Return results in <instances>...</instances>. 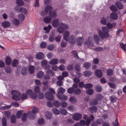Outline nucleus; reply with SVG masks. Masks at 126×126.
<instances>
[{"label":"nucleus","instance_id":"obj_1","mask_svg":"<svg viewBox=\"0 0 126 126\" xmlns=\"http://www.w3.org/2000/svg\"><path fill=\"white\" fill-rule=\"evenodd\" d=\"M11 94L13 95L12 98L13 99L16 101H18L20 100V93L17 90H12Z\"/></svg>","mask_w":126,"mask_h":126},{"label":"nucleus","instance_id":"obj_2","mask_svg":"<svg viewBox=\"0 0 126 126\" xmlns=\"http://www.w3.org/2000/svg\"><path fill=\"white\" fill-rule=\"evenodd\" d=\"M93 40V38L91 37H89L88 38V39L84 43L85 46H87L89 47L91 46L92 45Z\"/></svg>","mask_w":126,"mask_h":126},{"label":"nucleus","instance_id":"obj_3","mask_svg":"<svg viewBox=\"0 0 126 126\" xmlns=\"http://www.w3.org/2000/svg\"><path fill=\"white\" fill-rule=\"evenodd\" d=\"M72 117L75 120L78 121L81 119L82 116L81 114L80 113H75L73 115Z\"/></svg>","mask_w":126,"mask_h":126},{"label":"nucleus","instance_id":"obj_4","mask_svg":"<svg viewBox=\"0 0 126 126\" xmlns=\"http://www.w3.org/2000/svg\"><path fill=\"white\" fill-rule=\"evenodd\" d=\"M45 96L48 100H53L54 99V97L53 95L47 92L45 94Z\"/></svg>","mask_w":126,"mask_h":126},{"label":"nucleus","instance_id":"obj_5","mask_svg":"<svg viewBox=\"0 0 126 126\" xmlns=\"http://www.w3.org/2000/svg\"><path fill=\"white\" fill-rule=\"evenodd\" d=\"M52 25L54 27H56L60 25L59 20L58 19H55L52 22Z\"/></svg>","mask_w":126,"mask_h":126},{"label":"nucleus","instance_id":"obj_6","mask_svg":"<svg viewBox=\"0 0 126 126\" xmlns=\"http://www.w3.org/2000/svg\"><path fill=\"white\" fill-rule=\"evenodd\" d=\"M44 54L42 52H40L36 54V57L38 59L42 60L44 58Z\"/></svg>","mask_w":126,"mask_h":126},{"label":"nucleus","instance_id":"obj_7","mask_svg":"<svg viewBox=\"0 0 126 126\" xmlns=\"http://www.w3.org/2000/svg\"><path fill=\"white\" fill-rule=\"evenodd\" d=\"M70 34V32L69 31H65L63 35L64 39L66 41H68L69 38H68V37Z\"/></svg>","mask_w":126,"mask_h":126},{"label":"nucleus","instance_id":"obj_8","mask_svg":"<svg viewBox=\"0 0 126 126\" xmlns=\"http://www.w3.org/2000/svg\"><path fill=\"white\" fill-rule=\"evenodd\" d=\"M83 41V39L82 37H78L77 39V44L78 45L81 46Z\"/></svg>","mask_w":126,"mask_h":126},{"label":"nucleus","instance_id":"obj_9","mask_svg":"<svg viewBox=\"0 0 126 126\" xmlns=\"http://www.w3.org/2000/svg\"><path fill=\"white\" fill-rule=\"evenodd\" d=\"M71 44H74L76 42V38L75 36L71 35L69 36V40Z\"/></svg>","mask_w":126,"mask_h":126},{"label":"nucleus","instance_id":"obj_10","mask_svg":"<svg viewBox=\"0 0 126 126\" xmlns=\"http://www.w3.org/2000/svg\"><path fill=\"white\" fill-rule=\"evenodd\" d=\"M95 75L98 78H101L102 76V72L99 69L95 70Z\"/></svg>","mask_w":126,"mask_h":126},{"label":"nucleus","instance_id":"obj_11","mask_svg":"<svg viewBox=\"0 0 126 126\" xmlns=\"http://www.w3.org/2000/svg\"><path fill=\"white\" fill-rule=\"evenodd\" d=\"M102 29L103 32L106 34L107 37H109L110 35L108 33L109 30L108 28L106 27H103Z\"/></svg>","mask_w":126,"mask_h":126},{"label":"nucleus","instance_id":"obj_12","mask_svg":"<svg viewBox=\"0 0 126 126\" xmlns=\"http://www.w3.org/2000/svg\"><path fill=\"white\" fill-rule=\"evenodd\" d=\"M110 17L113 20H116L118 18V16L117 13L114 12L111 13L110 15Z\"/></svg>","mask_w":126,"mask_h":126},{"label":"nucleus","instance_id":"obj_13","mask_svg":"<svg viewBox=\"0 0 126 126\" xmlns=\"http://www.w3.org/2000/svg\"><path fill=\"white\" fill-rule=\"evenodd\" d=\"M98 34L99 36L103 40L104 38L108 37H107V36L105 33L101 31L100 30L99 31Z\"/></svg>","mask_w":126,"mask_h":126},{"label":"nucleus","instance_id":"obj_14","mask_svg":"<svg viewBox=\"0 0 126 126\" xmlns=\"http://www.w3.org/2000/svg\"><path fill=\"white\" fill-rule=\"evenodd\" d=\"M49 17L51 18H53L57 16V14L54 11H51L49 13Z\"/></svg>","mask_w":126,"mask_h":126},{"label":"nucleus","instance_id":"obj_15","mask_svg":"<svg viewBox=\"0 0 126 126\" xmlns=\"http://www.w3.org/2000/svg\"><path fill=\"white\" fill-rule=\"evenodd\" d=\"M27 114L28 116L31 119H33L35 118V114L32 111L28 112Z\"/></svg>","mask_w":126,"mask_h":126},{"label":"nucleus","instance_id":"obj_16","mask_svg":"<svg viewBox=\"0 0 126 126\" xmlns=\"http://www.w3.org/2000/svg\"><path fill=\"white\" fill-rule=\"evenodd\" d=\"M59 26L63 29L67 30L69 28L67 24L62 22H60Z\"/></svg>","mask_w":126,"mask_h":126},{"label":"nucleus","instance_id":"obj_17","mask_svg":"<svg viewBox=\"0 0 126 126\" xmlns=\"http://www.w3.org/2000/svg\"><path fill=\"white\" fill-rule=\"evenodd\" d=\"M65 90L62 87H59L57 90V92L59 94H63L65 92Z\"/></svg>","mask_w":126,"mask_h":126},{"label":"nucleus","instance_id":"obj_18","mask_svg":"<svg viewBox=\"0 0 126 126\" xmlns=\"http://www.w3.org/2000/svg\"><path fill=\"white\" fill-rule=\"evenodd\" d=\"M58 60L56 59H53L49 62V63L51 65H54L58 63Z\"/></svg>","mask_w":126,"mask_h":126},{"label":"nucleus","instance_id":"obj_19","mask_svg":"<svg viewBox=\"0 0 126 126\" xmlns=\"http://www.w3.org/2000/svg\"><path fill=\"white\" fill-rule=\"evenodd\" d=\"M97 108L95 106H93L88 109L89 111L92 113L95 112L97 111Z\"/></svg>","mask_w":126,"mask_h":126},{"label":"nucleus","instance_id":"obj_20","mask_svg":"<svg viewBox=\"0 0 126 126\" xmlns=\"http://www.w3.org/2000/svg\"><path fill=\"white\" fill-rule=\"evenodd\" d=\"M115 5L117 8L119 9H121L123 8V5L121 2L119 1L115 3Z\"/></svg>","mask_w":126,"mask_h":126},{"label":"nucleus","instance_id":"obj_21","mask_svg":"<svg viewBox=\"0 0 126 126\" xmlns=\"http://www.w3.org/2000/svg\"><path fill=\"white\" fill-rule=\"evenodd\" d=\"M98 103V100L95 99H93L89 102L91 106L94 105H97Z\"/></svg>","mask_w":126,"mask_h":126},{"label":"nucleus","instance_id":"obj_22","mask_svg":"<svg viewBox=\"0 0 126 126\" xmlns=\"http://www.w3.org/2000/svg\"><path fill=\"white\" fill-rule=\"evenodd\" d=\"M92 74V73L90 71H86L83 73L84 75L86 77H89Z\"/></svg>","mask_w":126,"mask_h":126},{"label":"nucleus","instance_id":"obj_23","mask_svg":"<svg viewBox=\"0 0 126 126\" xmlns=\"http://www.w3.org/2000/svg\"><path fill=\"white\" fill-rule=\"evenodd\" d=\"M45 117L47 119H50L51 118L52 114L49 112H47L45 114Z\"/></svg>","mask_w":126,"mask_h":126},{"label":"nucleus","instance_id":"obj_24","mask_svg":"<svg viewBox=\"0 0 126 126\" xmlns=\"http://www.w3.org/2000/svg\"><path fill=\"white\" fill-rule=\"evenodd\" d=\"M35 67L32 65H31L29 67L28 71L30 74H32L34 71Z\"/></svg>","mask_w":126,"mask_h":126},{"label":"nucleus","instance_id":"obj_25","mask_svg":"<svg viewBox=\"0 0 126 126\" xmlns=\"http://www.w3.org/2000/svg\"><path fill=\"white\" fill-rule=\"evenodd\" d=\"M10 23L7 21H5L2 23V26L4 28L9 27L10 26Z\"/></svg>","mask_w":126,"mask_h":126},{"label":"nucleus","instance_id":"obj_26","mask_svg":"<svg viewBox=\"0 0 126 126\" xmlns=\"http://www.w3.org/2000/svg\"><path fill=\"white\" fill-rule=\"evenodd\" d=\"M116 25V23H113L112 24L110 23H108L107 24V27L110 29L112 28L113 27H115Z\"/></svg>","mask_w":126,"mask_h":126},{"label":"nucleus","instance_id":"obj_27","mask_svg":"<svg viewBox=\"0 0 126 126\" xmlns=\"http://www.w3.org/2000/svg\"><path fill=\"white\" fill-rule=\"evenodd\" d=\"M44 75V72L41 71H40L37 73V76L38 78H41Z\"/></svg>","mask_w":126,"mask_h":126},{"label":"nucleus","instance_id":"obj_28","mask_svg":"<svg viewBox=\"0 0 126 126\" xmlns=\"http://www.w3.org/2000/svg\"><path fill=\"white\" fill-rule=\"evenodd\" d=\"M51 18L49 16L46 17L44 19V21L46 23H49L51 21Z\"/></svg>","mask_w":126,"mask_h":126},{"label":"nucleus","instance_id":"obj_29","mask_svg":"<svg viewBox=\"0 0 126 126\" xmlns=\"http://www.w3.org/2000/svg\"><path fill=\"white\" fill-rule=\"evenodd\" d=\"M5 61L6 64L7 65H9L11 63V60L9 57L7 56L5 59Z\"/></svg>","mask_w":126,"mask_h":126},{"label":"nucleus","instance_id":"obj_30","mask_svg":"<svg viewBox=\"0 0 126 126\" xmlns=\"http://www.w3.org/2000/svg\"><path fill=\"white\" fill-rule=\"evenodd\" d=\"M91 66V64L87 62L84 63L83 65L84 67L86 69L90 68Z\"/></svg>","mask_w":126,"mask_h":126},{"label":"nucleus","instance_id":"obj_31","mask_svg":"<svg viewBox=\"0 0 126 126\" xmlns=\"http://www.w3.org/2000/svg\"><path fill=\"white\" fill-rule=\"evenodd\" d=\"M69 100L71 102L73 103H75L77 102L76 98L74 96L71 97L69 99Z\"/></svg>","mask_w":126,"mask_h":126},{"label":"nucleus","instance_id":"obj_32","mask_svg":"<svg viewBox=\"0 0 126 126\" xmlns=\"http://www.w3.org/2000/svg\"><path fill=\"white\" fill-rule=\"evenodd\" d=\"M94 93V90L92 89H89L86 90V93L89 95H92Z\"/></svg>","mask_w":126,"mask_h":126},{"label":"nucleus","instance_id":"obj_33","mask_svg":"<svg viewBox=\"0 0 126 126\" xmlns=\"http://www.w3.org/2000/svg\"><path fill=\"white\" fill-rule=\"evenodd\" d=\"M40 88L38 86H36L34 88V91L35 93H39L40 92Z\"/></svg>","mask_w":126,"mask_h":126},{"label":"nucleus","instance_id":"obj_34","mask_svg":"<svg viewBox=\"0 0 126 126\" xmlns=\"http://www.w3.org/2000/svg\"><path fill=\"white\" fill-rule=\"evenodd\" d=\"M52 9V7L48 5L45 8V11L46 12V14L48 13Z\"/></svg>","mask_w":126,"mask_h":126},{"label":"nucleus","instance_id":"obj_35","mask_svg":"<svg viewBox=\"0 0 126 126\" xmlns=\"http://www.w3.org/2000/svg\"><path fill=\"white\" fill-rule=\"evenodd\" d=\"M2 123L3 126H5L7 124V120L6 118L3 117L2 119Z\"/></svg>","mask_w":126,"mask_h":126},{"label":"nucleus","instance_id":"obj_36","mask_svg":"<svg viewBox=\"0 0 126 126\" xmlns=\"http://www.w3.org/2000/svg\"><path fill=\"white\" fill-rule=\"evenodd\" d=\"M53 113L56 115H58L60 113V112L57 109L54 108L52 109Z\"/></svg>","mask_w":126,"mask_h":126},{"label":"nucleus","instance_id":"obj_37","mask_svg":"<svg viewBox=\"0 0 126 126\" xmlns=\"http://www.w3.org/2000/svg\"><path fill=\"white\" fill-rule=\"evenodd\" d=\"M94 38L95 43L96 44H98L99 40V37L97 35H95L94 36Z\"/></svg>","mask_w":126,"mask_h":126},{"label":"nucleus","instance_id":"obj_38","mask_svg":"<svg viewBox=\"0 0 126 126\" xmlns=\"http://www.w3.org/2000/svg\"><path fill=\"white\" fill-rule=\"evenodd\" d=\"M53 104L55 107L58 108L59 107L60 105H61V104L59 101L56 100L54 101Z\"/></svg>","mask_w":126,"mask_h":126},{"label":"nucleus","instance_id":"obj_39","mask_svg":"<svg viewBox=\"0 0 126 126\" xmlns=\"http://www.w3.org/2000/svg\"><path fill=\"white\" fill-rule=\"evenodd\" d=\"M18 19L21 21H23L25 18V16L24 15L22 14H20L18 16Z\"/></svg>","mask_w":126,"mask_h":126},{"label":"nucleus","instance_id":"obj_40","mask_svg":"<svg viewBox=\"0 0 126 126\" xmlns=\"http://www.w3.org/2000/svg\"><path fill=\"white\" fill-rule=\"evenodd\" d=\"M13 24L15 25H17L19 24V21L16 19H14L12 21Z\"/></svg>","mask_w":126,"mask_h":126},{"label":"nucleus","instance_id":"obj_41","mask_svg":"<svg viewBox=\"0 0 126 126\" xmlns=\"http://www.w3.org/2000/svg\"><path fill=\"white\" fill-rule=\"evenodd\" d=\"M110 9L113 12H116L117 10L116 7L114 5H112L110 7Z\"/></svg>","mask_w":126,"mask_h":126},{"label":"nucleus","instance_id":"obj_42","mask_svg":"<svg viewBox=\"0 0 126 126\" xmlns=\"http://www.w3.org/2000/svg\"><path fill=\"white\" fill-rule=\"evenodd\" d=\"M60 110L61 113L64 115H65L67 112L66 110L63 108H60Z\"/></svg>","mask_w":126,"mask_h":126},{"label":"nucleus","instance_id":"obj_43","mask_svg":"<svg viewBox=\"0 0 126 126\" xmlns=\"http://www.w3.org/2000/svg\"><path fill=\"white\" fill-rule=\"evenodd\" d=\"M38 123L39 125H44V122L43 119V118L39 119L38 120Z\"/></svg>","mask_w":126,"mask_h":126},{"label":"nucleus","instance_id":"obj_44","mask_svg":"<svg viewBox=\"0 0 126 126\" xmlns=\"http://www.w3.org/2000/svg\"><path fill=\"white\" fill-rule=\"evenodd\" d=\"M55 47L54 45L51 44L48 46L47 47V49L50 51L52 50Z\"/></svg>","mask_w":126,"mask_h":126},{"label":"nucleus","instance_id":"obj_45","mask_svg":"<svg viewBox=\"0 0 126 126\" xmlns=\"http://www.w3.org/2000/svg\"><path fill=\"white\" fill-rule=\"evenodd\" d=\"M16 2L17 4L20 6H22L24 4V2L21 0H16Z\"/></svg>","mask_w":126,"mask_h":126},{"label":"nucleus","instance_id":"obj_46","mask_svg":"<svg viewBox=\"0 0 126 126\" xmlns=\"http://www.w3.org/2000/svg\"><path fill=\"white\" fill-rule=\"evenodd\" d=\"M38 94H39L38 97V99H43L44 97V94L40 92Z\"/></svg>","mask_w":126,"mask_h":126},{"label":"nucleus","instance_id":"obj_47","mask_svg":"<svg viewBox=\"0 0 126 126\" xmlns=\"http://www.w3.org/2000/svg\"><path fill=\"white\" fill-rule=\"evenodd\" d=\"M21 73L22 75H26L27 74L26 68H23L21 70Z\"/></svg>","mask_w":126,"mask_h":126},{"label":"nucleus","instance_id":"obj_48","mask_svg":"<svg viewBox=\"0 0 126 126\" xmlns=\"http://www.w3.org/2000/svg\"><path fill=\"white\" fill-rule=\"evenodd\" d=\"M16 121V117L14 115H12L11 118V121L12 123H15Z\"/></svg>","mask_w":126,"mask_h":126},{"label":"nucleus","instance_id":"obj_49","mask_svg":"<svg viewBox=\"0 0 126 126\" xmlns=\"http://www.w3.org/2000/svg\"><path fill=\"white\" fill-rule=\"evenodd\" d=\"M110 99L111 102H115L116 101L117 99L116 97L112 96L110 97Z\"/></svg>","mask_w":126,"mask_h":126},{"label":"nucleus","instance_id":"obj_50","mask_svg":"<svg viewBox=\"0 0 126 126\" xmlns=\"http://www.w3.org/2000/svg\"><path fill=\"white\" fill-rule=\"evenodd\" d=\"M18 61L16 59L14 60L13 62L12 65L13 67L16 66L18 64Z\"/></svg>","mask_w":126,"mask_h":126},{"label":"nucleus","instance_id":"obj_51","mask_svg":"<svg viewBox=\"0 0 126 126\" xmlns=\"http://www.w3.org/2000/svg\"><path fill=\"white\" fill-rule=\"evenodd\" d=\"M107 73L108 75L111 76L113 75V72L112 69H109L107 70Z\"/></svg>","mask_w":126,"mask_h":126},{"label":"nucleus","instance_id":"obj_52","mask_svg":"<svg viewBox=\"0 0 126 126\" xmlns=\"http://www.w3.org/2000/svg\"><path fill=\"white\" fill-rule=\"evenodd\" d=\"M27 95L26 93L22 94L21 97V98L23 100H24L27 99Z\"/></svg>","mask_w":126,"mask_h":126},{"label":"nucleus","instance_id":"obj_53","mask_svg":"<svg viewBox=\"0 0 126 126\" xmlns=\"http://www.w3.org/2000/svg\"><path fill=\"white\" fill-rule=\"evenodd\" d=\"M28 116V114L24 113L23 115L22 118V120L23 121H25L27 120V116Z\"/></svg>","mask_w":126,"mask_h":126},{"label":"nucleus","instance_id":"obj_54","mask_svg":"<svg viewBox=\"0 0 126 126\" xmlns=\"http://www.w3.org/2000/svg\"><path fill=\"white\" fill-rule=\"evenodd\" d=\"M101 23L103 25H105L106 24L107 21L106 19L104 18H101V20L100 21Z\"/></svg>","mask_w":126,"mask_h":126},{"label":"nucleus","instance_id":"obj_55","mask_svg":"<svg viewBox=\"0 0 126 126\" xmlns=\"http://www.w3.org/2000/svg\"><path fill=\"white\" fill-rule=\"evenodd\" d=\"M95 90L98 92H100L102 91L101 87L100 86L97 85L96 86Z\"/></svg>","mask_w":126,"mask_h":126},{"label":"nucleus","instance_id":"obj_56","mask_svg":"<svg viewBox=\"0 0 126 126\" xmlns=\"http://www.w3.org/2000/svg\"><path fill=\"white\" fill-rule=\"evenodd\" d=\"M96 98L99 100H102L103 98V96L100 94H98L96 96Z\"/></svg>","mask_w":126,"mask_h":126},{"label":"nucleus","instance_id":"obj_57","mask_svg":"<svg viewBox=\"0 0 126 126\" xmlns=\"http://www.w3.org/2000/svg\"><path fill=\"white\" fill-rule=\"evenodd\" d=\"M74 92L76 94L79 95L81 93V91L79 88L74 90Z\"/></svg>","mask_w":126,"mask_h":126},{"label":"nucleus","instance_id":"obj_58","mask_svg":"<svg viewBox=\"0 0 126 126\" xmlns=\"http://www.w3.org/2000/svg\"><path fill=\"white\" fill-rule=\"evenodd\" d=\"M64 29H62L60 26L57 28V31L58 32L60 33H62L64 32Z\"/></svg>","mask_w":126,"mask_h":126},{"label":"nucleus","instance_id":"obj_59","mask_svg":"<svg viewBox=\"0 0 126 126\" xmlns=\"http://www.w3.org/2000/svg\"><path fill=\"white\" fill-rule=\"evenodd\" d=\"M47 73L49 75L53 76L54 74V72L51 69H49L47 71Z\"/></svg>","mask_w":126,"mask_h":126},{"label":"nucleus","instance_id":"obj_60","mask_svg":"<svg viewBox=\"0 0 126 126\" xmlns=\"http://www.w3.org/2000/svg\"><path fill=\"white\" fill-rule=\"evenodd\" d=\"M47 64V62L45 60L42 61L41 63V64L42 67H44Z\"/></svg>","mask_w":126,"mask_h":126},{"label":"nucleus","instance_id":"obj_61","mask_svg":"<svg viewBox=\"0 0 126 126\" xmlns=\"http://www.w3.org/2000/svg\"><path fill=\"white\" fill-rule=\"evenodd\" d=\"M67 108L68 110L70 111H72L75 110V108L73 106H68Z\"/></svg>","mask_w":126,"mask_h":126},{"label":"nucleus","instance_id":"obj_62","mask_svg":"<svg viewBox=\"0 0 126 126\" xmlns=\"http://www.w3.org/2000/svg\"><path fill=\"white\" fill-rule=\"evenodd\" d=\"M121 47L125 51H126V45L123 43L121 44L120 45Z\"/></svg>","mask_w":126,"mask_h":126},{"label":"nucleus","instance_id":"obj_63","mask_svg":"<svg viewBox=\"0 0 126 126\" xmlns=\"http://www.w3.org/2000/svg\"><path fill=\"white\" fill-rule=\"evenodd\" d=\"M33 93V92L32 90H28L26 91V93L27 95H29L30 96Z\"/></svg>","mask_w":126,"mask_h":126},{"label":"nucleus","instance_id":"obj_64","mask_svg":"<svg viewBox=\"0 0 126 126\" xmlns=\"http://www.w3.org/2000/svg\"><path fill=\"white\" fill-rule=\"evenodd\" d=\"M74 90L72 88H70L68 89L67 90L68 93L70 94L73 93L74 92Z\"/></svg>","mask_w":126,"mask_h":126}]
</instances>
